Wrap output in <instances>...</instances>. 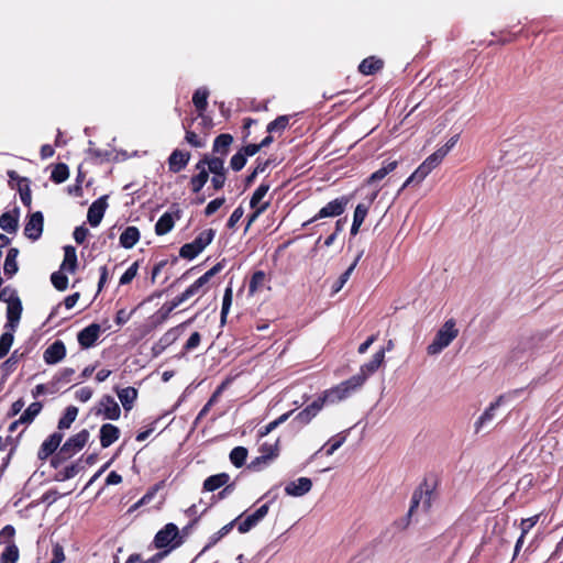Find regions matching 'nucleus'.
Here are the masks:
<instances>
[{
  "mask_svg": "<svg viewBox=\"0 0 563 563\" xmlns=\"http://www.w3.org/2000/svg\"><path fill=\"white\" fill-rule=\"evenodd\" d=\"M459 335V329L454 319H449L438 330L433 341L427 346L429 355H438L448 347Z\"/></svg>",
  "mask_w": 563,
  "mask_h": 563,
  "instance_id": "1",
  "label": "nucleus"
},
{
  "mask_svg": "<svg viewBox=\"0 0 563 563\" xmlns=\"http://www.w3.org/2000/svg\"><path fill=\"white\" fill-rule=\"evenodd\" d=\"M298 119L295 115H279L266 125V135L262 141H274V137H280L283 132L289 128L294 129V135L290 141L303 135L302 125H297Z\"/></svg>",
  "mask_w": 563,
  "mask_h": 563,
  "instance_id": "2",
  "label": "nucleus"
},
{
  "mask_svg": "<svg viewBox=\"0 0 563 563\" xmlns=\"http://www.w3.org/2000/svg\"><path fill=\"white\" fill-rule=\"evenodd\" d=\"M434 492L428 483L421 484L412 494L408 517L422 512L428 514L434 501Z\"/></svg>",
  "mask_w": 563,
  "mask_h": 563,
  "instance_id": "3",
  "label": "nucleus"
},
{
  "mask_svg": "<svg viewBox=\"0 0 563 563\" xmlns=\"http://www.w3.org/2000/svg\"><path fill=\"white\" fill-rule=\"evenodd\" d=\"M364 384V375H354L338 386L323 393L327 402L334 404L347 398L353 391Z\"/></svg>",
  "mask_w": 563,
  "mask_h": 563,
  "instance_id": "4",
  "label": "nucleus"
},
{
  "mask_svg": "<svg viewBox=\"0 0 563 563\" xmlns=\"http://www.w3.org/2000/svg\"><path fill=\"white\" fill-rule=\"evenodd\" d=\"M15 529L11 525L4 526L0 531V545L4 549L0 555V563H16L19 560V548L14 543Z\"/></svg>",
  "mask_w": 563,
  "mask_h": 563,
  "instance_id": "5",
  "label": "nucleus"
},
{
  "mask_svg": "<svg viewBox=\"0 0 563 563\" xmlns=\"http://www.w3.org/2000/svg\"><path fill=\"white\" fill-rule=\"evenodd\" d=\"M103 146H92L89 148V154L95 157L99 163L103 162H120L128 158L126 152L118 151L111 143H102Z\"/></svg>",
  "mask_w": 563,
  "mask_h": 563,
  "instance_id": "6",
  "label": "nucleus"
},
{
  "mask_svg": "<svg viewBox=\"0 0 563 563\" xmlns=\"http://www.w3.org/2000/svg\"><path fill=\"white\" fill-rule=\"evenodd\" d=\"M96 416H102L103 419L118 420L121 409L115 399L110 395H103L93 408Z\"/></svg>",
  "mask_w": 563,
  "mask_h": 563,
  "instance_id": "7",
  "label": "nucleus"
},
{
  "mask_svg": "<svg viewBox=\"0 0 563 563\" xmlns=\"http://www.w3.org/2000/svg\"><path fill=\"white\" fill-rule=\"evenodd\" d=\"M22 302L15 291H10V301L7 307L5 330L15 331L22 314Z\"/></svg>",
  "mask_w": 563,
  "mask_h": 563,
  "instance_id": "8",
  "label": "nucleus"
},
{
  "mask_svg": "<svg viewBox=\"0 0 563 563\" xmlns=\"http://www.w3.org/2000/svg\"><path fill=\"white\" fill-rule=\"evenodd\" d=\"M350 199L347 197H340L330 202H328L324 207H322L319 212L303 225H307L318 219L327 218V217H336L344 212Z\"/></svg>",
  "mask_w": 563,
  "mask_h": 563,
  "instance_id": "9",
  "label": "nucleus"
},
{
  "mask_svg": "<svg viewBox=\"0 0 563 563\" xmlns=\"http://www.w3.org/2000/svg\"><path fill=\"white\" fill-rule=\"evenodd\" d=\"M89 439L88 430L84 429L75 435L70 437L60 448V454L67 459L80 451Z\"/></svg>",
  "mask_w": 563,
  "mask_h": 563,
  "instance_id": "10",
  "label": "nucleus"
},
{
  "mask_svg": "<svg viewBox=\"0 0 563 563\" xmlns=\"http://www.w3.org/2000/svg\"><path fill=\"white\" fill-rule=\"evenodd\" d=\"M503 397L497 398L494 402H492L485 411L478 417V419L474 423L475 433H481L482 431L488 429L493 421L496 418V411L501 404Z\"/></svg>",
  "mask_w": 563,
  "mask_h": 563,
  "instance_id": "11",
  "label": "nucleus"
},
{
  "mask_svg": "<svg viewBox=\"0 0 563 563\" xmlns=\"http://www.w3.org/2000/svg\"><path fill=\"white\" fill-rule=\"evenodd\" d=\"M43 213L41 211L32 213L24 227V235L32 241L38 240L43 233Z\"/></svg>",
  "mask_w": 563,
  "mask_h": 563,
  "instance_id": "12",
  "label": "nucleus"
},
{
  "mask_svg": "<svg viewBox=\"0 0 563 563\" xmlns=\"http://www.w3.org/2000/svg\"><path fill=\"white\" fill-rule=\"evenodd\" d=\"M66 356V346L63 341L56 340L46 347L43 353L44 362L54 365L63 361Z\"/></svg>",
  "mask_w": 563,
  "mask_h": 563,
  "instance_id": "13",
  "label": "nucleus"
},
{
  "mask_svg": "<svg viewBox=\"0 0 563 563\" xmlns=\"http://www.w3.org/2000/svg\"><path fill=\"white\" fill-rule=\"evenodd\" d=\"M107 207V196H102L91 203L87 213V220L91 227H97L100 224Z\"/></svg>",
  "mask_w": 563,
  "mask_h": 563,
  "instance_id": "14",
  "label": "nucleus"
},
{
  "mask_svg": "<svg viewBox=\"0 0 563 563\" xmlns=\"http://www.w3.org/2000/svg\"><path fill=\"white\" fill-rule=\"evenodd\" d=\"M101 328L98 323H91L77 334L78 343L84 349L91 347L100 335Z\"/></svg>",
  "mask_w": 563,
  "mask_h": 563,
  "instance_id": "15",
  "label": "nucleus"
},
{
  "mask_svg": "<svg viewBox=\"0 0 563 563\" xmlns=\"http://www.w3.org/2000/svg\"><path fill=\"white\" fill-rule=\"evenodd\" d=\"M269 509L268 504L261 506L255 512L249 515L243 521H241L238 526V530L240 533H246L252 528H254L261 520L265 518Z\"/></svg>",
  "mask_w": 563,
  "mask_h": 563,
  "instance_id": "16",
  "label": "nucleus"
},
{
  "mask_svg": "<svg viewBox=\"0 0 563 563\" xmlns=\"http://www.w3.org/2000/svg\"><path fill=\"white\" fill-rule=\"evenodd\" d=\"M312 488V482L308 477H299L296 481L289 482L285 486V493L288 496L301 497L309 493Z\"/></svg>",
  "mask_w": 563,
  "mask_h": 563,
  "instance_id": "17",
  "label": "nucleus"
},
{
  "mask_svg": "<svg viewBox=\"0 0 563 563\" xmlns=\"http://www.w3.org/2000/svg\"><path fill=\"white\" fill-rule=\"evenodd\" d=\"M178 528L174 523H167L162 530H159L155 538L154 544L157 549L166 548L177 537Z\"/></svg>",
  "mask_w": 563,
  "mask_h": 563,
  "instance_id": "18",
  "label": "nucleus"
},
{
  "mask_svg": "<svg viewBox=\"0 0 563 563\" xmlns=\"http://www.w3.org/2000/svg\"><path fill=\"white\" fill-rule=\"evenodd\" d=\"M192 126H195L194 130L186 131L185 141H200V134L197 133L198 126H201V133L206 136L205 130L212 128V120L201 112L192 121Z\"/></svg>",
  "mask_w": 563,
  "mask_h": 563,
  "instance_id": "19",
  "label": "nucleus"
},
{
  "mask_svg": "<svg viewBox=\"0 0 563 563\" xmlns=\"http://www.w3.org/2000/svg\"><path fill=\"white\" fill-rule=\"evenodd\" d=\"M42 404L38 402V401H35V402H32L25 410L24 412L20 416L19 418V422H23L24 423V428L22 429V431L16 435V439L15 441L21 437V434L24 432L25 428L31 424L33 422V420L35 419V417L41 412L42 410ZM7 440L10 442V443H13L14 440L12 438V435H8Z\"/></svg>",
  "mask_w": 563,
  "mask_h": 563,
  "instance_id": "20",
  "label": "nucleus"
},
{
  "mask_svg": "<svg viewBox=\"0 0 563 563\" xmlns=\"http://www.w3.org/2000/svg\"><path fill=\"white\" fill-rule=\"evenodd\" d=\"M63 440V434L60 432H54L51 434L41 445L37 456L40 460L47 459L51 454H53L56 449L59 446Z\"/></svg>",
  "mask_w": 563,
  "mask_h": 563,
  "instance_id": "21",
  "label": "nucleus"
},
{
  "mask_svg": "<svg viewBox=\"0 0 563 563\" xmlns=\"http://www.w3.org/2000/svg\"><path fill=\"white\" fill-rule=\"evenodd\" d=\"M376 192L373 194L371 200L368 203H358L354 210V216H353V223H352V227H351V234L352 235H356L358 233V230L362 225V223L364 222L367 213H368V209H369V205L373 202V200L376 198Z\"/></svg>",
  "mask_w": 563,
  "mask_h": 563,
  "instance_id": "22",
  "label": "nucleus"
},
{
  "mask_svg": "<svg viewBox=\"0 0 563 563\" xmlns=\"http://www.w3.org/2000/svg\"><path fill=\"white\" fill-rule=\"evenodd\" d=\"M385 360V350L380 349L377 351L372 360L365 364H363L360 368V373L356 375H364V382L367 379V377L372 374H374L379 366L384 363Z\"/></svg>",
  "mask_w": 563,
  "mask_h": 563,
  "instance_id": "23",
  "label": "nucleus"
},
{
  "mask_svg": "<svg viewBox=\"0 0 563 563\" xmlns=\"http://www.w3.org/2000/svg\"><path fill=\"white\" fill-rule=\"evenodd\" d=\"M190 158V154L185 151L175 150L168 158V167L173 173H179L183 170Z\"/></svg>",
  "mask_w": 563,
  "mask_h": 563,
  "instance_id": "24",
  "label": "nucleus"
},
{
  "mask_svg": "<svg viewBox=\"0 0 563 563\" xmlns=\"http://www.w3.org/2000/svg\"><path fill=\"white\" fill-rule=\"evenodd\" d=\"M384 67V60L376 57V56H369L364 58L361 64L358 65V71L362 75L369 76L375 75L379 70H382Z\"/></svg>",
  "mask_w": 563,
  "mask_h": 563,
  "instance_id": "25",
  "label": "nucleus"
},
{
  "mask_svg": "<svg viewBox=\"0 0 563 563\" xmlns=\"http://www.w3.org/2000/svg\"><path fill=\"white\" fill-rule=\"evenodd\" d=\"M119 428L111 423H104L100 428V444L102 448H109L119 439Z\"/></svg>",
  "mask_w": 563,
  "mask_h": 563,
  "instance_id": "26",
  "label": "nucleus"
},
{
  "mask_svg": "<svg viewBox=\"0 0 563 563\" xmlns=\"http://www.w3.org/2000/svg\"><path fill=\"white\" fill-rule=\"evenodd\" d=\"M434 168L431 167V164L428 161H423L419 167L407 178V180L402 185V189L410 184H420L422 183L426 177L433 170Z\"/></svg>",
  "mask_w": 563,
  "mask_h": 563,
  "instance_id": "27",
  "label": "nucleus"
},
{
  "mask_svg": "<svg viewBox=\"0 0 563 563\" xmlns=\"http://www.w3.org/2000/svg\"><path fill=\"white\" fill-rule=\"evenodd\" d=\"M434 168L431 167V164L428 161H423L419 167L407 178V180L402 185V189L410 184H420L422 183L426 177L433 170Z\"/></svg>",
  "mask_w": 563,
  "mask_h": 563,
  "instance_id": "28",
  "label": "nucleus"
},
{
  "mask_svg": "<svg viewBox=\"0 0 563 563\" xmlns=\"http://www.w3.org/2000/svg\"><path fill=\"white\" fill-rule=\"evenodd\" d=\"M434 168L431 167V164L428 161H423L419 167L407 178V180L402 185V189L410 184H420L422 183L426 177L433 170Z\"/></svg>",
  "mask_w": 563,
  "mask_h": 563,
  "instance_id": "29",
  "label": "nucleus"
},
{
  "mask_svg": "<svg viewBox=\"0 0 563 563\" xmlns=\"http://www.w3.org/2000/svg\"><path fill=\"white\" fill-rule=\"evenodd\" d=\"M230 482L228 473H219L207 477L203 482V492H214Z\"/></svg>",
  "mask_w": 563,
  "mask_h": 563,
  "instance_id": "30",
  "label": "nucleus"
},
{
  "mask_svg": "<svg viewBox=\"0 0 563 563\" xmlns=\"http://www.w3.org/2000/svg\"><path fill=\"white\" fill-rule=\"evenodd\" d=\"M77 268V254L76 249L71 245H67L64 247V260L60 265V271L75 273Z\"/></svg>",
  "mask_w": 563,
  "mask_h": 563,
  "instance_id": "31",
  "label": "nucleus"
},
{
  "mask_svg": "<svg viewBox=\"0 0 563 563\" xmlns=\"http://www.w3.org/2000/svg\"><path fill=\"white\" fill-rule=\"evenodd\" d=\"M117 394L124 410L130 411L137 398V390L134 387H125L117 389Z\"/></svg>",
  "mask_w": 563,
  "mask_h": 563,
  "instance_id": "32",
  "label": "nucleus"
},
{
  "mask_svg": "<svg viewBox=\"0 0 563 563\" xmlns=\"http://www.w3.org/2000/svg\"><path fill=\"white\" fill-rule=\"evenodd\" d=\"M196 168L199 169V174L191 178L190 184H191L192 191L199 192L202 189V187L206 185V183L208 181L209 174H208L207 168L205 167L203 161H199L196 165Z\"/></svg>",
  "mask_w": 563,
  "mask_h": 563,
  "instance_id": "33",
  "label": "nucleus"
},
{
  "mask_svg": "<svg viewBox=\"0 0 563 563\" xmlns=\"http://www.w3.org/2000/svg\"><path fill=\"white\" fill-rule=\"evenodd\" d=\"M140 240V231L136 227H128L120 235V244L124 249H132Z\"/></svg>",
  "mask_w": 563,
  "mask_h": 563,
  "instance_id": "34",
  "label": "nucleus"
},
{
  "mask_svg": "<svg viewBox=\"0 0 563 563\" xmlns=\"http://www.w3.org/2000/svg\"><path fill=\"white\" fill-rule=\"evenodd\" d=\"M175 225L174 216L169 212H165L155 224V233L157 235L167 234Z\"/></svg>",
  "mask_w": 563,
  "mask_h": 563,
  "instance_id": "35",
  "label": "nucleus"
},
{
  "mask_svg": "<svg viewBox=\"0 0 563 563\" xmlns=\"http://www.w3.org/2000/svg\"><path fill=\"white\" fill-rule=\"evenodd\" d=\"M398 165V159L386 161L383 166L374 172L368 178V183H376L385 178L390 172H393Z\"/></svg>",
  "mask_w": 563,
  "mask_h": 563,
  "instance_id": "36",
  "label": "nucleus"
},
{
  "mask_svg": "<svg viewBox=\"0 0 563 563\" xmlns=\"http://www.w3.org/2000/svg\"><path fill=\"white\" fill-rule=\"evenodd\" d=\"M208 97L209 91L207 88H198L192 96V103L198 111V113L201 114V112H205L208 106Z\"/></svg>",
  "mask_w": 563,
  "mask_h": 563,
  "instance_id": "37",
  "label": "nucleus"
},
{
  "mask_svg": "<svg viewBox=\"0 0 563 563\" xmlns=\"http://www.w3.org/2000/svg\"><path fill=\"white\" fill-rule=\"evenodd\" d=\"M454 143H445L440 148H438L433 154L428 156L426 161H428L431 164V167L437 168L443 158L450 153L452 150Z\"/></svg>",
  "mask_w": 563,
  "mask_h": 563,
  "instance_id": "38",
  "label": "nucleus"
},
{
  "mask_svg": "<svg viewBox=\"0 0 563 563\" xmlns=\"http://www.w3.org/2000/svg\"><path fill=\"white\" fill-rule=\"evenodd\" d=\"M19 254V251L16 249H10L5 261H4V274L9 277L13 276L18 272V263H16V256Z\"/></svg>",
  "mask_w": 563,
  "mask_h": 563,
  "instance_id": "39",
  "label": "nucleus"
},
{
  "mask_svg": "<svg viewBox=\"0 0 563 563\" xmlns=\"http://www.w3.org/2000/svg\"><path fill=\"white\" fill-rule=\"evenodd\" d=\"M0 228L8 232L13 233L18 230V216L10 212H4L0 217Z\"/></svg>",
  "mask_w": 563,
  "mask_h": 563,
  "instance_id": "40",
  "label": "nucleus"
},
{
  "mask_svg": "<svg viewBox=\"0 0 563 563\" xmlns=\"http://www.w3.org/2000/svg\"><path fill=\"white\" fill-rule=\"evenodd\" d=\"M78 408L69 406L66 408L64 416L58 421V429L64 430L70 428L71 423L76 420Z\"/></svg>",
  "mask_w": 563,
  "mask_h": 563,
  "instance_id": "41",
  "label": "nucleus"
},
{
  "mask_svg": "<svg viewBox=\"0 0 563 563\" xmlns=\"http://www.w3.org/2000/svg\"><path fill=\"white\" fill-rule=\"evenodd\" d=\"M362 254H358L357 257L354 260V262L349 266V268L339 277V279L333 284L332 290L333 292L340 291L345 283L349 280L351 274L355 269L358 260L361 258Z\"/></svg>",
  "mask_w": 563,
  "mask_h": 563,
  "instance_id": "42",
  "label": "nucleus"
},
{
  "mask_svg": "<svg viewBox=\"0 0 563 563\" xmlns=\"http://www.w3.org/2000/svg\"><path fill=\"white\" fill-rule=\"evenodd\" d=\"M69 177V169L68 166L64 163H59L55 165V167L52 170L51 179L56 184H62L67 180Z\"/></svg>",
  "mask_w": 563,
  "mask_h": 563,
  "instance_id": "43",
  "label": "nucleus"
},
{
  "mask_svg": "<svg viewBox=\"0 0 563 563\" xmlns=\"http://www.w3.org/2000/svg\"><path fill=\"white\" fill-rule=\"evenodd\" d=\"M247 457V450L244 446H236L230 453V461L235 467L244 465Z\"/></svg>",
  "mask_w": 563,
  "mask_h": 563,
  "instance_id": "44",
  "label": "nucleus"
},
{
  "mask_svg": "<svg viewBox=\"0 0 563 563\" xmlns=\"http://www.w3.org/2000/svg\"><path fill=\"white\" fill-rule=\"evenodd\" d=\"M15 331L5 330L4 333L0 336V360L3 358L10 351Z\"/></svg>",
  "mask_w": 563,
  "mask_h": 563,
  "instance_id": "45",
  "label": "nucleus"
},
{
  "mask_svg": "<svg viewBox=\"0 0 563 563\" xmlns=\"http://www.w3.org/2000/svg\"><path fill=\"white\" fill-rule=\"evenodd\" d=\"M205 162V167H208V173H212L213 175L217 174H224V163L222 158L219 157H211V158H205L202 159Z\"/></svg>",
  "mask_w": 563,
  "mask_h": 563,
  "instance_id": "46",
  "label": "nucleus"
},
{
  "mask_svg": "<svg viewBox=\"0 0 563 563\" xmlns=\"http://www.w3.org/2000/svg\"><path fill=\"white\" fill-rule=\"evenodd\" d=\"M277 456V449L274 445H269V453H266V449L261 452V455L257 456L252 463L250 464V467L253 470H256V465L258 464H266L269 460Z\"/></svg>",
  "mask_w": 563,
  "mask_h": 563,
  "instance_id": "47",
  "label": "nucleus"
},
{
  "mask_svg": "<svg viewBox=\"0 0 563 563\" xmlns=\"http://www.w3.org/2000/svg\"><path fill=\"white\" fill-rule=\"evenodd\" d=\"M269 190V185L268 184H261L256 190L253 192L252 197H251V201H250V206L251 208H257L260 207L261 205V201L263 200V198L266 196V194L268 192Z\"/></svg>",
  "mask_w": 563,
  "mask_h": 563,
  "instance_id": "48",
  "label": "nucleus"
},
{
  "mask_svg": "<svg viewBox=\"0 0 563 563\" xmlns=\"http://www.w3.org/2000/svg\"><path fill=\"white\" fill-rule=\"evenodd\" d=\"M51 282L53 286L59 290L64 291L68 286V277L64 274V271L54 272L51 276Z\"/></svg>",
  "mask_w": 563,
  "mask_h": 563,
  "instance_id": "49",
  "label": "nucleus"
},
{
  "mask_svg": "<svg viewBox=\"0 0 563 563\" xmlns=\"http://www.w3.org/2000/svg\"><path fill=\"white\" fill-rule=\"evenodd\" d=\"M213 238L214 231L212 229H208L199 233L194 242L201 251H203L212 242Z\"/></svg>",
  "mask_w": 563,
  "mask_h": 563,
  "instance_id": "50",
  "label": "nucleus"
},
{
  "mask_svg": "<svg viewBox=\"0 0 563 563\" xmlns=\"http://www.w3.org/2000/svg\"><path fill=\"white\" fill-rule=\"evenodd\" d=\"M202 251L198 247L195 242L186 243L180 247L179 255L183 258L194 260L197 255H199Z\"/></svg>",
  "mask_w": 563,
  "mask_h": 563,
  "instance_id": "51",
  "label": "nucleus"
},
{
  "mask_svg": "<svg viewBox=\"0 0 563 563\" xmlns=\"http://www.w3.org/2000/svg\"><path fill=\"white\" fill-rule=\"evenodd\" d=\"M290 415H291V411L286 412V413L282 415L279 418H277L276 420L269 422L268 424H266L265 427L260 429V431H258L260 437L263 438V437L267 435L268 433H271L279 424L284 423L289 418Z\"/></svg>",
  "mask_w": 563,
  "mask_h": 563,
  "instance_id": "52",
  "label": "nucleus"
},
{
  "mask_svg": "<svg viewBox=\"0 0 563 563\" xmlns=\"http://www.w3.org/2000/svg\"><path fill=\"white\" fill-rule=\"evenodd\" d=\"M232 303V289L228 287L223 295L222 308H221V323L224 324L227 321V316L229 313L230 307Z\"/></svg>",
  "mask_w": 563,
  "mask_h": 563,
  "instance_id": "53",
  "label": "nucleus"
},
{
  "mask_svg": "<svg viewBox=\"0 0 563 563\" xmlns=\"http://www.w3.org/2000/svg\"><path fill=\"white\" fill-rule=\"evenodd\" d=\"M346 440V431L339 433L329 441V448L325 450L328 456L332 455Z\"/></svg>",
  "mask_w": 563,
  "mask_h": 563,
  "instance_id": "54",
  "label": "nucleus"
},
{
  "mask_svg": "<svg viewBox=\"0 0 563 563\" xmlns=\"http://www.w3.org/2000/svg\"><path fill=\"white\" fill-rule=\"evenodd\" d=\"M265 282V273L262 271H257L252 275L249 290L251 294H254Z\"/></svg>",
  "mask_w": 563,
  "mask_h": 563,
  "instance_id": "55",
  "label": "nucleus"
},
{
  "mask_svg": "<svg viewBox=\"0 0 563 563\" xmlns=\"http://www.w3.org/2000/svg\"><path fill=\"white\" fill-rule=\"evenodd\" d=\"M137 269H139V263L137 262H134L125 272L124 274L121 276L120 278V285H128L130 284L134 277L136 276L137 274Z\"/></svg>",
  "mask_w": 563,
  "mask_h": 563,
  "instance_id": "56",
  "label": "nucleus"
},
{
  "mask_svg": "<svg viewBox=\"0 0 563 563\" xmlns=\"http://www.w3.org/2000/svg\"><path fill=\"white\" fill-rule=\"evenodd\" d=\"M224 202H225L224 197L216 198V199L211 200L205 209V216L206 217L212 216L224 205Z\"/></svg>",
  "mask_w": 563,
  "mask_h": 563,
  "instance_id": "57",
  "label": "nucleus"
},
{
  "mask_svg": "<svg viewBox=\"0 0 563 563\" xmlns=\"http://www.w3.org/2000/svg\"><path fill=\"white\" fill-rule=\"evenodd\" d=\"M75 374V369L70 367H65L54 377L56 384H65L71 380V377Z\"/></svg>",
  "mask_w": 563,
  "mask_h": 563,
  "instance_id": "58",
  "label": "nucleus"
},
{
  "mask_svg": "<svg viewBox=\"0 0 563 563\" xmlns=\"http://www.w3.org/2000/svg\"><path fill=\"white\" fill-rule=\"evenodd\" d=\"M246 164V157L245 154L242 153V151H239L236 154H234L231 158L230 165L233 170H241Z\"/></svg>",
  "mask_w": 563,
  "mask_h": 563,
  "instance_id": "59",
  "label": "nucleus"
},
{
  "mask_svg": "<svg viewBox=\"0 0 563 563\" xmlns=\"http://www.w3.org/2000/svg\"><path fill=\"white\" fill-rule=\"evenodd\" d=\"M234 525V521L225 525L224 527H222L211 539L210 543L208 545L205 547L203 551L209 549L211 545L216 544L220 539H222L224 536H227L232 527Z\"/></svg>",
  "mask_w": 563,
  "mask_h": 563,
  "instance_id": "60",
  "label": "nucleus"
},
{
  "mask_svg": "<svg viewBox=\"0 0 563 563\" xmlns=\"http://www.w3.org/2000/svg\"><path fill=\"white\" fill-rule=\"evenodd\" d=\"M325 402L327 401H325L324 397L320 396L317 399H314L310 405H308L306 407V409L309 410V412L314 418L320 412V410L323 408Z\"/></svg>",
  "mask_w": 563,
  "mask_h": 563,
  "instance_id": "61",
  "label": "nucleus"
},
{
  "mask_svg": "<svg viewBox=\"0 0 563 563\" xmlns=\"http://www.w3.org/2000/svg\"><path fill=\"white\" fill-rule=\"evenodd\" d=\"M539 516H533L530 518H526L521 520L520 528H521V534L526 536L538 522Z\"/></svg>",
  "mask_w": 563,
  "mask_h": 563,
  "instance_id": "62",
  "label": "nucleus"
},
{
  "mask_svg": "<svg viewBox=\"0 0 563 563\" xmlns=\"http://www.w3.org/2000/svg\"><path fill=\"white\" fill-rule=\"evenodd\" d=\"M93 390L90 387H81L75 394L78 401L87 402L92 397Z\"/></svg>",
  "mask_w": 563,
  "mask_h": 563,
  "instance_id": "63",
  "label": "nucleus"
},
{
  "mask_svg": "<svg viewBox=\"0 0 563 563\" xmlns=\"http://www.w3.org/2000/svg\"><path fill=\"white\" fill-rule=\"evenodd\" d=\"M88 229L84 225H80V227H77L75 230H74V240L76 241V243L78 244H82L87 236H88Z\"/></svg>",
  "mask_w": 563,
  "mask_h": 563,
  "instance_id": "64",
  "label": "nucleus"
}]
</instances>
